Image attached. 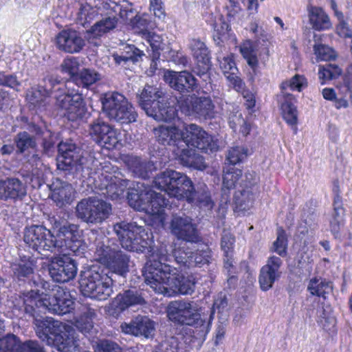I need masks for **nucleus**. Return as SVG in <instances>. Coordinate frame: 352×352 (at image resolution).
Listing matches in <instances>:
<instances>
[{"label":"nucleus","mask_w":352,"mask_h":352,"mask_svg":"<svg viewBox=\"0 0 352 352\" xmlns=\"http://www.w3.org/2000/svg\"><path fill=\"white\" fill-rule=\"evenodd\" d=\"M57 168L62 173L66 181L59 178L47 185L52 192L51 198L62 206L69 204L73 187L69 182L77 183L92 169L95 157L72 142H60L58 145Z\"/></svg>","instance_id":"obj_1"},{"label":"nucleus","mask_w":352,"mask_h":352,"mask_svg":"<svg viewBox=\"0 0 352 352\" xmlns=\"http://www.w3.org/2000/svg\"><path fill=\"white\" fill-rule=\"evenodd\" d=\"M108 5L110 10L104 14H101V19L85 32V38L89 43L94 46L100 45V38L117 27L118 15L139 28L146 25V20L137 14L134 16L132 4L127 0H109Z\"/></svg>","instance_id":"obj_2"},{"label":"nucleus","mask_w":352,"mask_h":352,"mask_svg":"<svg viewBox=\"0 0 352 352\" xmlns=\"http://www.w3.org/2000/svg\"><path fill=\"white\" fill-rule=\"evenodd\" d=\"M200 309L195 302L189 300L172 301L167 307V316L171 322L196 329L197 333L194 337L197 340L199 344L206 340L213 319V311L207 320L205 315L200 313Z\"/></svg>","instance_id":"obj_3"},{"label":"nucleus","mask_w":352,"mask_h":352,"mask_svg":"<svg viewBox=\"0 0 352 352\" xmlns=\"http://www.w3.org/2000/svg\"><path fill=\"white\" fill-rule=\"evenodd\" d=\"M136 99L146 114L157 121L169 122L177 116L176 108L168 101V96L160 87L146 85L136 94Z\"/></svg>","instance_id":"obj_4"},{"label":"nucleus","mask_w":352,"mask_h":352,"mask_svg":"<svg viewBox=\"0 0 352 352\" xmlns=\"http://www.w3.org/2000/svg\"><path fill=\"white\" fill-rule=\"evenodd\" d=\"M115 281L112 276L98 265H91L80 271L78 280L80 291L85 297L100 301L112 295Z\"/></svg>","instance_id":"obj_5"},{"label":"nucleus","mask_w":352,"mask_h":352,"mask_svg":"<svg viewBox=\"0 0 352 352\" xmlns=\"http://www.w3.org/2000/svg\"><path fill=\"white\" fill-rule=\"evenodd\" d=\"M38 338L59 352H71L74 340L69 334L70 327L51 317H43L34 322Z\"/></svg>","instance_id":"obj_6"},{"label":"nucleus","mask_w":352,"mask_h":352,"mask_svg":"<svg viewBox=\"0 0 352 352\" xmlns=\"http://www.w3.org/2000/svg\"><path fill=\"white\" fill-rule=\"evenodd\" d=\"M113 230L123 249L138 253L150 252L151 241L144 226L135 221H122L113 224Z\"/></svg>","instance_id":"obj_7"},{"label":"nucleus","mask_w":352,"mask_h":352,"mask_svg":"<svg viewBox=\"0 0 352 352\" xmlns=\"http://www.w3.org/2000/svg\"><path fill=\"white\" fill-rule=\"evenodd\" d=\"M153 184L156 189L177 199H187L192 196V190H194L192 182L188 177L171 169L159 173L155 177Z\"/></svg>","instance_id":"obj_8"},{"label":"nucleus","mask_w":352,"mask_h":352,"mask_svg":"<svg viewBox=\"0 0 352 352\" xmlns=\"http://www.w3.org/2000/svg\"><path fill=\"white\" fill-rule=\"evenodd\" d=\"M102 111L112 121L122 125H129L136 122L138 113L126 97L118 93H107L101 98Z\"/></svg>","instance_id":"obj_9"},{"label":"nucleus","mask_w":352,"mask_h":352,"mask_svg":"<svg viewBox=\"0 0 352 352\" xmlns=\"http://www.w3.org/2000/svg\"><path fill=\"white\" fill-rule=\"evenodd\" d=\"M76 217L88 225L100 224L112 214V205L97 197L79 201L75 208Z\"/></svg>","instance_id":"obj_10"},{"label":"nucleus","mask_w":352,"mask_h":352,"mask_svg":"<svg viewBox=\"0 0 352 352\" xmlns=\"http://www.w3.org/2000/svg\"><path fill=\"white\" fill-rule=\"evenodd\" d=\"M23 241L30 249L42 255L54 252L60 244L52 231L43 225L26 226L23 230Z\"/></svg>","instance_id":"obj_11"},{"label":"nucleus","mask_w":352,"mask_h":352,"mask_svg":"<svg viewBox=\"0 0 352 352\" xmlns=\"http://www.w3.org/2000/svg\"><path fill=\"white\" fill-rule=\"evenodd\" d=\"M174 269L158 261H148L143 268L145 283L157 294L170 295L168 285Z\"/></svg>","instance_id":"obj_12"},{"label":"nucleus","mask_w":352,"mask_h":352,"mask_svg":"<svg viewBox=\"0 0 352 352\" xmlns=\"http://www.w3.org/2000/svg\"><path fill=\"white\" fill-rule=\"evenodd\" d=\"M55 97L56 107L69 121L82 120L87 113L86 102L78 90L68 88L67 93Z\"/></svg>","instance_id":"obj_13"},{"label":"nucleus","mask_w":352,"mask_h":352,"mask_svg":"<svg viewBox=\"0 0 352 352\" xmlns=\"http://www.w3.org/2000/svg\"><path fill=\"white\" fill-rule=\"evenodd\" d=\"M175 262L181 267L190 269L208 265L212 261L211 250L204 245L195 251H189L185 245L175 248L172 253Z\"/></svg>","instance_id":"obj_14"},{"label":"nucleus","mask_w":352,"mask_h":352,"mask_svg":"<svg viewBox=\"0 0 352 352\" xmlns=\"http://www.w3.org/2000/svg\"><path fill=\"white\" fill-rule=\"evenodd\" d=\"M182 135L184 146H191L206 153L218 151L219 146L212 136L196 124H185Z\"/></svg>","instance_id":"obj_15"},{"label":"nucleus","mask_w":352,"mask_h":352,"mask_svg":"<svg viewBox=\"0 0 352 352\" xmlns=\"http://www.w3.org/2000/svg\"><path fill=\"white\" fill-rule=\"evenodd\" d=\"M23 305H14V312L19 318H24L28 320L32 319L34 322L43 318L41 316L47 311L45 298H41L39 289H31L23 294Z\"/></svg>","instance_id":"obj_16"},{"label":"nucleus","mask_w":352,"mask_h":352,"mask_svg":"<svg viewBox=\"0 0 352 352\" xmlns=\"http://www.w3.org/2000/svg\"><path fill=\"white\" fill-rule=\"evenodd\" d=\"M189 47L195 60L192 72L201 78L206 86L211 85L212 63L208 48L204 42L195 38L190 41Z\"/></svg>","instance_id":"obj_17"},{"label":"nucleus","mask_w":352,"mask_h":352,"mask_svg":"<svg viewBox=\"0 0 352 352\" xmlns=\"http://www.w3.org/2000/svg\"><path fill=\"white\" fill-rule=\"evenodd\" d=\"M170 229L173 235L178 240L190 243H199L202 241L192 219L183 212L172 215Z\"/></svg>","instance_id":"obj_18"},{"label":"nucleus","mask_w":352,"mask_h":352,"mask_svg":"<svg viewBox=\"0 0 352 352\" xmlns=\"http://www.w3.org/2000/svg\"><path fill=\"white\" fill-rule=\"evenodd\" d=\"M47 270L50 276L56 283H65L73 280L78 273V263L66 255L52 257Z\"/></svg>","instance_id":"obj_19"},{"label":"nucleus","mask_w":352,"mask_h":352,"mask_svg":"<svg viewBox=\"0 0 352 352\" xmlns=\"http://www.w3.org/2000/svg\"><path fill=\"white\" fill-rule=\"evenodd\" d=\"M164 79L172 89L183 96H189L190 94L199 89L197 79L187 70L181 72L167 70L164 73Z\"/></svg>","instance_id":"obj_20"},{"label":"nucleus","mask_w":352,"mask_h":352,"mask_svg":"<svg viewBox=\"0 0 352 352\" xmlns=\"http://www.w3.org/2000/svg\"><path fill=\"white\" fill-rule=\"evenodd\" d=\"M88 131L96 144L108 149L116 146L118 142L116 129L102 118L94 119L88 125Z\"/></svg>","instance_id":"obj_21"},{"label":"nucleus","mask_w":352,"mask_h":352,"mask_svg":"<svg viewBox=\"0 0 352 352\" xmlns=\"http://www.w3.org/2000/svg\"><path fill=\"white\" fill-rule=\"evenodd\" d=\"M146 303L144 291L134 287L118 294L113 300L111 306L116 311L122 312L129 309L144 306Z\"/></svg>","instance_id":"obj_22"},{"label":"nucleus","mask_w":352,"mask_h":352,"mask_svg":"<svg viewBox=\"0 0 352 352\" xmlns=\"http://www.w3.org/2000/svg\"><path fill=\"white\" fill-rule=\"evenodd\" d=\"M120 328L125 333L153 339L155 335L156 323L147 316L138 315L129 323L122 324Z\"/></svg>","instance_id":"obj_23"},{"label":"nucleus","mask_w":352,"mask_h":352,"mask_svg":"<svg viewBox=\"0 0 352 352\" xmlns=\"http://www.w3.org/2000/svg\"><path fill=\"white\" fill-rule=\"evenodd\" d=\"M26 195V184L19 178L8 177L0 179V200L16 202L23 200Z\"/></svg>","instance_id":"obj_24"},{"label":"nucleus","mask_w":352,"mask_h":352,"mask_svg":"<svg viewBox=\"0 0 352 352\" xmlns=\"http://www.w3.org/2000/svg\"><path fill=\"white\" fill-rule=\"evenodd\" d=\"M55 294L45 298L47 311L57 315L70 313L74 309V301L70 294L63 287H56Z\"/></svg>","instance_id":"obj_25"},{"label":"nucleus","mask_w":352,"mask_h":352,"mask_svg":"<svg viewBox=\"0 0 352 352\" xmlns=\"http://www.w3.org/2000/svg\"><path fill=\"white\" fill-rule=\"evenodd\" d=\"M153 195L152 186L144 182H137L133 187H129L127 201L131 207L138 211H148V203Z\"/></svg>","instance_id":"obj_26"},{"label":"nucleus","mask_w":352,"mask_h":352,"mask_svg":"<svg viewBox=\"0 0 352 352\" xmlns=\"http://www.w3.org/2000/svg\"><path fill=\"white\" fill-rule=\"evenodd\" d=\"M85 38L74 30H64L56 36V45L58 50L69 53H79L85 46Z\"/></svg>","instance_id":"obj_27"},{"label":"nucleus","mask_w":352,"mask_h":352,"mask_svg":"<svg viewBox=\"0 0 352 352\" xmlns=\"http://www.w3.org/2000/svg\"><path fill=\"white\" fill-rule=\"evenodd\" d=\"M155 135L159 144L169 146L173 153L184 146L182 129L175 125L160 126L155 129Z\"/></svg>","instance_id":"obj_28"},{"label":"nucleus","mask_w":352,"mask_h":352,"mask_svg":"<svg viewBox=\"0 0 352 352\" xmlns=\"http://www.w3.org/2000/svg\"><path fill=\"white\" fill-rule=\"evenodd\" d=\"M283 265V261L278 256H272L268 258L266 264L260 270L258 283L263 291H268L271 289L276 280L279 279L281 275L280 268Z\"/></svg>","instance_id":"obj_29"},{"label":"nucleus","mask_w":352,"mask_h":352,"mask_svg":"<svg viewBox=\"0 0 352 352\" xmlns=\"http://www.w3.org/2000/svg\"><path fill=\"white\" fill-rule=\"evenodd\" d=\"M131 263V256L120 250H116L113 252L111 256L107 258L103 265L108 270L109 276H118L124 281L128 273L129 272Z\"/></svg>","instance_id":"obj_30"},{"label":"nucleus","mask_w":352,"mask_h":352,"mask_svg":"<svg viewBox=\"0 0 352 352\" xmlns=\"http://www.w3.org/2000/svg\"><path fill=\"white\" fill-rule=\"evenodd\" d=\"M144 52L133 45H126L121 53H113V59L116 65L122 67L124 69H133L137 63L142 60Z\"/></svg>","instance_id":"obj_31"},{"label":"nucleus","mask_w":352,"mask_h":352,"mask_svg":"<svg viewBox=\"0 0 352 352\" xmlns=\"http://www.w3.org/2000/svg\"><path fill=\"white\" fill-rule=\"evenodd\" d=\"M10 269L14 280L19 285H30L34 282V270L30 261L21 260L11 264Z\"/></svg>","instance_id":"obj_32"},{"label":"nucleus","mask_w":352,"mask_h":352,"mask_svg":"<svg viewBox=\"0 0 352 352\" xmlns=\"http://www.w3.org/2000/svg\"><path fill=\"white\" fill-rule=\"evenodd\" d=\"M188 112L201 120L212 119L215 116L214 104L210 97L195 98L190 101Z\"/></svg>","instance_id":"obj_33"},{"label":"nucleus","mask_w":352,"mask_h":352,"mask_svg":"<svg viewBox=\"0 0 352 352\" xmlns=\"http://www.w3.org/2000/svg\"><path fill=\"white\" fill-rule=\"evenodd\" d=\"M175 154L184 166L197 170H204L206 167L204 157L189 146L181 147Z\"/></svg>","instance_id":"obj_34"},{"label":"nucleus","mask_w":352,"mask_h":352,"mask_svg":"<svg viewBox=\"0 0 352 352\" xmlns=\"http://www.w3.org/2000/svg\"><path fill=\"white\" fill-rule=\"evenodd\" d=\"M57 241L60 244H58L56 250H63L65 248L78 256H82L87 251V245L80 239L78 226H76V230L71 236H63L61 239H57Z\"/></svg>","instance_id":"obj_35"},{"label":"nucleus","mask_w":352,"mask_h":352,"mask_svg":"<svg viewBox=\"0 0 352 352\" xmlns=\"http://www.w3.org/2000/svg\"><path fill=\"white\" fill-rule=\"evenodd\" d=\"M176 268H174L172 277L168 285V289H171L174 292L182 295L192 294L195 288V280L192 276H184L177 274Z\"/></svg>","instance_id":"obj_36"},{"label":"nucleus","mask_w":352,"mask_h":352,"mask_svg":"<svg viewBox=\"0 0 352 352\" xmlns=\"http://www.w3.org/2000/svg\"><path fill=\"white\" fill-rule=\"evenodd\" d=\"M130 181L120 179H106L104 182L98 185L101 193L112 200L117 199L122 196L127 189Z\"/></svg>","instance_id":"obj_37"},{"label":"nucleus","mask_w":352,"mask_h":352,"mask_svg":"<svg viewBox=\"0 0 352 352\" xmlns=\"http://www.w3.org/2000/svg\"><path fill=\"white\" fill-rule=\"evenodd\" d=\"M16 153L19 155H26L31 151L36 152L38 144L35 134L24 131L19 132L14 138Z\"/></svg>","instance_id":"obj_38"},{"label":"nucleus","mask_w":352,"mask_h":352,"mask_svg":"<svg viewBox=\"0 0 352 352\" xmlns=\"http://www.w3.org/2000/svg\"><path fill=\"white\" fill-rule=\"evenodd\" d=\"M28 131L35 134L36 141L41 140V146L44 153H47L55 144L54 134L45 126H40L37 124H30Z\"/></svg>","instance_id":"obj_39"},{"label":"nucleus","mask_w":352,"mask_h":352,"mask_svg":"<svg viewBox=\"0 0 352 352\" xmlns=\"http://www.w3.org/2000/svg\"><path fill=\"white\" fill-rule=\"evenodd\" d=\"M309 23L314 30L323 31L329 30L332 23L328 14L319 7H311L308 13Z\"/></svg>","instance_id":"obj_40"},{"label":"nucleus","mask_w":352,"mask_h":352,"mask_svg":"<svg viewBox=\"0 0 352 352\" xmlns=\"http://www.w3.org/2000/svg\"><path fill=\"white\" fill-rule=\"evenodd\" d=\"M333 283L321 277H314L309 280L307 290L312 296L327 298V295L332 292Z\"/></svg>","instance_id":"obj_41"},{"label":"nucleus","mask_w":352,"mask_h":352,"mask_svg":"<svg viewBox=\"0 0 352 352\" xmlns=\"http://www.w3.org/2000/svg\"><path fill=\"white\" fill-rule=\"evenodd\" d=\"M189 203H195L200 207L204 206L212 208L213 203L208 187L205 184H199L194 190H192V196L186 199Z\"/></svg>","instance_id":"obj_42"},{"label":"nucleus","mask_w":352,"mask_h":352,"mask_svg":"<svg viewBox=\"0 0 352 352\" xmlns=\"http://www.w3.org/2000/svg\"><path fill=\"white\" fill-rule=\"evenodd\" d=\"M52 229L56 232V239H61L63 236H71L76 230L78 225L71 223L60 217H52L50 219Z\"/></svg>","instance_id":"obj_43"},{"label":"nucleus","mask_w":352,"mask_h":352,"mask_svg":"<svg viewBox=\"0 0 352 352\" xmlns=\"http://www.w3.org/2000/svg\"><path fill=\"white\" fill-rule=\"evenodd\" d=\"M48 96L38 87L30 89L26 95L28 107L36 112L42 111L46 106V98Z\"/></svg>","instance_id":"obj_44"},{"label":"nucleus","mask_w":352,"mask_h":352,"mask_svg":"<svg viewBox=\"0 0 352 352\" xmlns=\"http://www.w3.org/2000/svg\"><path fill=\"white\" fill-rule=\"evenodd\" d=\"M101 79V74L94 69L83 68L74 77V83L78 87L88 88Z\"/></svg>","instance_id":"obj_45"},{"label":"nucleus","mask_w":352,"mask_h":352,"mask_svg":"<svg viewBox=\"0 0 352 352\" xmlns=\"http://www.w3.org/2000/svg\"><path fill=\"white\" fill-rule=\"evenodd\" d=\"M129 169L135 177L146 179L150 177L153 164L140 157L132 158L129 163Z\"/></svg>","instance_id":"obj_46"},{"label":"nucleus","mask_w":352,"mask_h":352,"mask_svg":"<svg viewBox=\"0 0 352 352\" xmlns=\"http://www.w3.org/2000/svg\"><path fill=\"white\" fill-rule=\"evenodd\" d=\"M143 38L151 47V52H148V55H154V58H160L162 52L166 50V46L163 43L161 36L154 32L146 31L143 32Z\"/></svg>","instance_id":"obj_47"},{"label":"nucleus","mask_w":352,"mask_h":352,"mask_svg":"<svg viewBox=\"0 0 352 352\" xmlns=\"http://www.w3.org/2000/svg\"><path fill=\"white\" fill-rule=\"evenodd\" d=\"M95 314L94 309H88L76 319L74 326L84 335L91 334L94 329L92 319Z\"/></svg>","instance_id":"obj_48"},{"label":"nucleus","mask_w":352,"mask_h":352,"mask_svg":"<svg viewBox=\"0 0 352 352\" xmlns=\"http://www.w3.org/2000/svg\"><path fill=\"white\" fill-rule=\"evenodd\" d=\"M233 199L239 210H248L252 206L254 195L251 190L241 189L235 192Z\"/></svg>","instance_id":"obj_49"},{"label":"nucleus","mask_w":352,"mask_h":352,"mask_svg":"<svg viewBox=\"0 0 352 352\" xmlns=\"http://www.w3.org/2000/svg\"><path fill=\"white\" fill-rule=\"evenodd\" d=\"M305 82L306 80L304 76L299 74H296L289 81L282 82L280 89L283 98L286 99H294V96L292 94L287 93L286 89L290 88L292 91H300L305 85Z\"/></svg>","instance_id":"obj_50"},{"label":"nucleus","mask_w":352,"mask_h":352,"mask_svg":"<svg viewBox=\"0 0 352 352\" xmlns=\"http://www.w3.org/2000/svg\"><path fill=\"white\" fill-rule=\"evenodd\" d=\"M240 52L248 65L254 71L258 65L256 50L252 42L247 41L240 46Z\"/></svg>","instance_id":"obj_51"},{"label":"nucleus","mask_w":352,"mask_h":352,"mask_svg":"<svg viewBox=\"0 0 352 352\" xmlns=\"http://www.w3.org/2000/svg\"><path fill=\"white\" fill-rule=\"evenodd\" d=\"M248 155V149L243 146H234L227 151L226 158L229 165H236L242 163Z\"/></svg>","instance_id":"obj_52"},{"label":"nucleus","mask_w":352,"mask_h":352,"mask_svg":"<svg viewBox=\"0 0 352 352\" xmlns=\"http://www.w3.org/2000/svg\"><path fill=\"white\" fill-rule=\"evenodd\" d=\"M99 15L98 9L91 6L89 3L82 6L78 13V20L84 28H87Z\"/></svg>","instance_id":"obj_53"},{"label":"nucleus","mask_w":352,"mask_h":352,"mask_svg":"<svg viewBox=\"0 0 352 352\" xmlns=\"http://www.w3.org/2000/svg\"><path fill=\"white\" fill-rule=\"evenodd\" d=\"M38 87L41 89L48 97L56 91L63 90V83L54 76H47L43 78Z\"/></svg>","instance_id":"obj_54"},{"label":"nucleus","mask_w":352,"mask_h":352,"mask_svg":"<svg viewBox=\"0 0 352 352\" xmlns=\"http://www.w3.org/2000/svg\"><path fill=\"white\" fill-rule=\"evenodd\" d=\"M284 99L285 102L281 104L283 118L289 125H296L298 120V112L296 107L292 102V99Z\"/></svg>","instance_id":"obj_55"},{"label":"nucleus","mask_w":352,"mask_h":352,"mask_svg":"<svg viewBox=\"0 0 352 352\" xmlns=\"http://www.w3.org/2000/svg\"><path fill=\"white\" fill-rule=\"evenodd\" d=\"M148 203V210H151L153 213L160 214L164 208H166L169 201L160 193L156 192L153 190V195H151V199Z\"/></svg>","instance_id":"obj_56"},{"label":"nucleus","mask_w":352,"mask_h":352,"mask_svg":"<svg viewBox=\"0 0 352 352\" xmlns=\"http://www.w3.org/2000/svg\"><path fill=\"white\" fill-rule=\"evenodd\" d=\"M60 67L61 72L63 73L68 74L70 76L71 80L68 82V84L71 82L74 83V76L78 75L80 72V63L78 58L76 57L65 58L61 64Z\"/></svg>","instance_id":"obj_57"},{"label":"nucleus","mask_w":352,"mask_h":352,"mask_svg":"<svg viewBox=\"0 0 352 352\" xmlns=\"http://www.w3.org/2000/svg\"><path fill=\"white\" fill-rule=\"evenodd\" d=\"M242 176V170L227 166L223 168V182L226 186L234 187Z\"/></svg>","instance_id":"obj_58"},{"label":"nucleus","mask_w":352,"mask_h":352,"mask_svg":"<svg viewBox=\"0 0 352 352\" xmlns=\"http://www.w3.org/2000/svg\"><path fill=\"white\" fill-rule=\"evenodd\" d=\"M19 342V338L14 334L2 337L0 338V352H17Z\"/></svg>","instance_id":"obj_59"},{"label":"nucleus","mask_w":352,"mask_h":352,"mask_svg":"<svg viewBox=\"0 0 352 352\" xmlns=\"http://www.w3.org/2000/svg\"><path fill=\"white\" fill-rule=\"evenodd\" d=\"M287 239L285 231L280 228L277 232L276 240L273 243L272 250L280 256L287 254Z\"/></svg>","instance_id":"obj_60"},{"label":"nucleus","mask_w":352,"mask_h":352,"mask_svg":"<svg viewBox=\"0 0 352 352\" xmlns=\"http://www.w3.org/2000/svg\"><path fill=\"white\" fill-rule=\"evenodd\" d=\"M95 352H122L120 346L109 340H99L93 344Z\"/></svg>","instance_id":"obj_61"},{"label":"nucleus","mask_w":352,"mask_h":352,"mask_svg":"<svg viewBox=\"0 0 352 352\" xmlns=\"http://www.w3.org/2000/svg\"><path fill=\"white\" fill-rule=\"evenodd\" d=\"M302 219L305 225L300 224L298 226V232L299 235L302 237L308 234L309 228H314V226L316 224V214L314 211L309 212L307 214L304 212Z\"/></svg>","instance_id":"obj_62"},{"label":"nucleus","mask_w":352,"mask_h":352,"mask_svg":"<svg viewBox=\"0 0 352 352\" xmlns=\"http://www.w3.org/2000/svg\"><path fill=\"white\" fill-rule=\"evenodd\" d=\"M34 283H32L30 285V287H36L38 288H41L43 291L42 292V294L44 295L43 298L50 297L52 294H55V287H60L58 285H53L49 281H47L43 278H41L40 276L37 277V279H34Z\"/></svg>","instance_id":"obj_63"},{"label":"nucleus","mask_w":352,"mask_h":352,"mask_svg":"<svg viewBox=\"0 0 352 352\" xmlns=\"http://www.w3.org/2000/svg\"><path fill=\"white\" fill-rule=\"evenodd\" d=\"M17 352H47L44 346L36 340L19 342Z\"/></svg>","instance_id":"obj_64"}]
</instances>
